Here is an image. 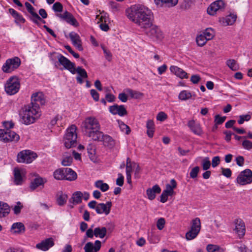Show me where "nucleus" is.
Returning <instances> with one entry per match:
<instances>
[{"label": "nucleus", "mask_w": 252, "mask_h": 252, "mask_svg": "<svg viewBox=\"0 0 252 252\" xmlns=\"http://www.w3.org/2000/svg\"><path fill=\"white\" fill-rule=\"evenodd\" d=\"M127 17L141 28L148 29L146 33L154 40H161L163 35L160 29L152 24L151 11L141 5H134L126 11Z\"/></svg>", "instance_id": "obj_1"}, {"label": "nucleus", "mask_w": 252, "mask_h": 252, "mask_svg": "<svg viewBox=\"0 0 252 252\" xmlns=\"http://www.w3.org/2000/svg\"><path fill=\"white\" fill-rule=\"evenodd\" d=\"M82 128L85 135L94 139H98L101 135L100 126L98 120L94 117H88L82 122Z\"/></svg>", "instance_id": "obj_2"}, {"label": "nucleus", "mask_w": 252, "mask_h": 252, "mask_svg": "<svg viewBox=\"0 0 252 252\" xmlns=\"http://www.w3.org/2000/svg\"><path fill=\"white\" fill-rule=\"evenodd\" d=\"M76 126L72 125L66 130L64 135L63 142L65 148L67 149L75 147L77 143V135Z\"/></svg>", "instance_id": "obj_3"}, {"label": "nucleus", "mask_w": 252, "mask_h": 252, "mask_svg": "<svg viewBox=\"0 0 252 252\" xmlns=\"http://www.w3.org/2000/svg\"><path fill=\"white\" fill-rule=\"evenodd\" d=\"M40 116L38 110H35L29 105L27 107L22 114H21V119L23 123L26 125H30L34 123L35 119Z\"/></svg>", "instance_id": "obj_4"}, {"label": "nucleus", "mask_w": 252, "mask_h": 252, "mask_svg": "<svg viewBox=\"0 0 252 252\" xmlns=\"http://www.w3.org/2000/svg\"><path fill=\"white\" fill-rule=\"evenodd\" d=\"M112 205L111 201H107L106 203L97 204L96 201L93 200L88 203V206L91 209H95L97 214H104L106 215L110 213Z\"/></svg>", "instance_id": "obj_5"}, {"label": "nucleus", "mask_w": 252, "mask_h": 252, "mask_svg": "<svg viewBox=\"0 0 252 252\" xmlns=\"http://www.w3.org/2000/svg\"><path fill=\"white\" fill-rule=\"evenodd\" d=\"M20 87V84L18 78L13 76L7 81L4 86V89L7 94L12 95L18 92Z\"/></svg>", "instance_id": "obj_6"}, {"label": "nucleus", "mask_w": 252, "mask_h": 252, "mask_svg": "<svg viewBox=\"0 0 252 252\" xmlns=\"http://www.w3.org/2000/svg\"><path fill=\"white\" fill-rule=\"evenodd\" d=\"M37 155L30 151L24 150L20 152L17 155V161L21 163H31L36 158Z\"/></svg>", "instance_id": "obj_7"}, {"label": "nucleus", "mask_w": 252, "mask_h": 252, "mask_svg": "<svg viewBox=\"0 0 252 252\" xmlns=\"http://www.w3.org/2000/svg\"><path fill=\"white\" fill-rule=\"evenodd\" d=\"M21 64V60L18 57L7 59L3 65L2 69L3 72L10 73L17 69Z\"/></svg>", "instance_id": "obj_8"}, {"label": "nucleus", "mask_w": 252, "mask_h": 252, "mask_svg": "<svg viewBox=\"0 0 252 252\" xmlns=\"http://www.w3.org/2000/svg\"><path fill=\"white\" fill-rule=\"evenodd\" d=\"M236 181L240 185H246L252 182V171L247 169L242 171L238 176Z\"/></svg>", "instance_id": "obj_9"}, {"label": "nucleus", "mask_w": 252, "mask_h": 252, "mask_svg": "<svg viewBox=\"0 0 252 252\" xmlns=\"http://www.w3.org/2000/svg\"><path fill=\"white\" fill-rule=\"evenodd\" d=\"M19 136L14 131L10 129H0V140L7 142L9 141H17Z\"/></svg>", "instance_id": "obj_10"}, {"label": "nucleus", "mask_w": 252, "mask_h": 252, "mask_svg": "<svg viewBox=\"0 0 252 252\" xmlns=\"http://www.w3.org/2000/svg\"><path fill=\"white\" fill-rule=\"evenodd\" d=\"M200 221H192L189 231L186 234V238L191 240L196 237L200 231Z\"/></svg>", "instance_id": "obj_11"}, {"label": "nucleus", "mask_w": 252, "mask_h": 252, "mask_svg": "<svg viewBox=\"0 0 252 252\" xmlns=\"http://www.w3.org/2000/svg\"><path fill=\"white\" fill-rule=\"evenodd\" d=\"M32 102L31 106L35 110H38L40 105H43L45 103L43 94L41 93H35L32 94L31 97Z\"/></svg>", "instance_id": "obj_12"}, {"label": "nucleus", "mask_w": 252, "mask_h": 252, "mask_svg": "<svg viewBox=\"0 0 252 252\" xmlns=\"http://www.w3.org/2000/svg\"><path fill=\"white\" fill-rule=\"evenodd\" d=\"M224 8L223 1L221 0H218L211 4L207 9V12L210 15H214L217 12L222 11Z\"/></svg>", "instance_id": "obj_13"}, {"label": "nucleus", "mask_w": 252, "mask_h": 252, "mask_svg": "<svg viewBox=\"0 0 252 252\" xmlns=\"http://www.w3.org/2000/svg\"><path fill=\"white\" fill-rule=\"evenodd\" d=\"M56 58L58 60L59 64L63 65L64 69L68 70L70 72L75 67L74 63L61 54H58Z\"/></svg>", "instance_id": "obj_14"}, {"label": "nucleus", "mask_w": 252, "mask_h": 252, "mask_svg": "<svg viewBox=\"0 0 252 252\" xmlns=\"http://www.w3.org/2000/svg\"><path fill=\"white\" fill-rule=\"evenodd\" d=\"M70 72L73 74H74L76 72L78 73V75L76 77V80L77 83L80 84L83 83V79L88 78L86 71L81 66H78L76 68L74 67L72 70H70Z\"/></svg>", "instance_id": "obj_15"}, {"label": "nucleus", "mask_w": 252, "mask_h": 252, "mask_svg": "<svg viewBox=\"0 0 252 252\" xmlns=\"http://www.w3.org/2000/svg\"><path fill=\"white\" fill-rule=\"evenodd\" d=\"M57 16L61 19L65 20L67 23L74 26L78 27L79 24L72 14L66 11L63 14H57Z\"/></svg>", "instance_id": "obj_16"}, {"label": "nucleus", "mask_w": 252, "mask_h": 252, "mask_svg": "<svg viewBox=\"0 0 252 252\" xmlns=\"http://www.w3.org/2000/svg\"><path fill=\"white\" fill-rule=\"evenodd\" d=\"M54 240L52 238H49L42 241L36 245V248L43 251H47L54 245Z\"/></svg>", "instance_id": "obj_17"}, {"label": "nucleus", "mask_w": 252, "mask_h": 252, "mask_svg": "<svg viewBox=\"0 0 252 252\" xmlns=\"http://www.w3.org/2000/svg\"><path fill=\"white\" fill-rule=\"evenodd\" d=\"M25 5L28 11L31 14V20L37 25H39L38 21H41V18L34 11L33 7L28 2H26Z\"/></svg>", "instance_id": "obj_18"}, {"label": "nucleus", "mask_w": 252, "mask_h": 252, "mask_svg": "<svg viewBox=\"0 0 252 252\" xmlns=\"http://www.w3.org/2000/svg\"><path fill=\"white\" fill-rule=\"evenodd\" d=\"M101 135L98 136V139H94V141H100L103 142V144L105 146L108 147L109 148H112L115 145L114 140L108 135H104L101 132Z\"/></svg>", "instance_id": "obj_19"}, {"label": "nucleus", "mask_w": 252, "mask_h": 252, "mask_svg": "<svg viewBox=\"0 0 252 252\" xmlns=\"http://www.w3.org/2000/svg\"><path fill=\"white\" fill-rule=\"evenodd\" d=\"M109 112L113 115H118L120 116H124L127 114V111L124 105L115 104L109 108Z\"/></svg>", "instance_id": "obj_20"}, {"label": "nucleus", "mask_w": 252, "mask_h": 252, "mask_svg": "<svg viewBox=\"0 0 252 252\" xmlns=\"http://www.w3.org/2000/svg\"><path fill=\"white\" fill-rule=\"evenodd\" d=\"M69 37L73 45L79 50L82 51L83 48L80 36L74 32H71L69 34Z\"/></svg>", "instance_id": "obj_21"}, {"label": "nucleus", "mask_w": 252, "mask_h": 252, "mask_svg": "<svg viewBox=\"0 0 252 252\" xmlns=\"http://www.w3.org/2000/svg\"><path fill=\"white\" fill-rule=\"evenodd\" d=\"M237 19V15L234 14H230L225 17L220 18L219 22L224 27L232 25Z\"/></svg>", "instance_id": "obj_22"}, {"label": "nucleus", "mask_w": 252, "mask_h": 252, "mask_svg": "<svg viewBox=\"0 0 252 252\" xmlns=\"http://www.w3.org/2000/svg\"><path fill=\"white\" fill-rule=\"evenodd\" d=\"M234 230L239 238H242L245 235L246 231L245 225L244 221H236Z\"/></svg>", "instance_id": "obj_23"}, {"label": "nucleus", "mask_w": 252, "mask_h": 252, "mask_svg": "<svg viewBox=\"0 0 252 252\" xmlns=\"http://www.w3.org/2000/svg\"><path fill=\"white\" fill-rule=\"evenodd\" d=\"M188 126L194 134L199 135L202 133V130L199 123L195 122L194 120L189 121L188 122Z\"/></svg>", "instance_id": "obj_24"}, {"label": "nucleus", "mask_w": 252, "mask_h": 252, "mask_svg": "<svg viewBox=\"0 0 252 252\" xmlns=\"http://www.w3.org/2000/svg\"><path fill=\"white\" fill-rule=\"evenodd\" d=\"M161 192V189L158 185H156L152 188H149L146 190V194L150 200H153L156 197V194Z\"/></svg>", "instance_id": "obj_25"}, {"label": "nucleus", "mask_w": 252, "mask_h": 252, "mask_svg": "<svg viewBox=\"0 0 252 252\" xmlns=\"http://www.w3.org/2000/svg\"><path fill=\"white\" fill-rule=\"evenodd\" d=\"M9 13L15 19V23L17 25L20 23H24L26 21L25 18L22 15L18 13L16 10L13 8H9L8 9Z\"/></svg>", "instance_id": "obj_26"}, {"label": "nucleus", "mask_w": 252, "mask_h": 252, "mask_svg": "<svg viewBox=\"0 0 252 252\" xmlns=\"http://www.w3.org/2000/svg\"><path fill=\"white\" fill-rule=\"evenodd\" d=\"M56 197L57 204L62 206L66 203L68 196L63 191H60L57 193Z\"/></svg>", "instance_id": "obj_27"}, {"label": "nucleus", "mask_w": 252, "mask_h": 252, "mask_svg": "<svg viewBox=\"0 0 252 252\" xmlns=\"http://www.w3.org/2000/svg\"><path fill=\"white\" fill-rule=\"evenodd\" d=\"M10 211L9 205L6 203L0 201V219L7 216Z\"/></svg>", "instance_id": "obj_28"}, {"label": "nucleus", "mask_w": 252, "mask_h": 252, "mask_svg": "<svg viewBox=\"0 0 252 252\" xmlns=\"http://www.w3.org/2000/svg\"><path fill=\"white\" fill-rule=\"evenodd\" d=\"M25 226L20 222H17L13 224L11 231L13 233H21L25 231Z\"/></svg>", "instance_id": "obj_29"}, {"label": "nucleus", "mask_w": 252, "mask_h": 252, "mask_svg": "<svg viewBox=\"0 0 252 252\" xmlns=\"http://www.w3.org/2000/svg\"><path fill=\"white\" fill-rule=\"evenodd\" d=\"M83 197V193L81 191H77L75 192L69 200V202L73 204H77L82 202Z\"/></svg>", "instance_id": "obj_30"}, {"label": "nucleus", "mask_w": 252, "mask_h": 252, "mask_svg": "<svg viewBox=\"0 0 252 252\" xmlns=\"http://www.w3.org/2000/svg\"><path fill=\"white\" fill-rule=\"evenodd\" d=\"M65 177L64 179L68 181H73L77 178L76 173L73 171L71 168H65Z\"/></svg>", "instance_id": "obj_31"}, {"label": "nucleus", "mask_w": 252, "mask_h": 252, "mask_svg": "<svg viewBox=\"0 0 252 252\" xmlns=\"http://www.w3.org/2000/svg\"><path fill=\"white\" fill-rule=\"evenodd\" d=\"M14 183L17 185H21L23 182L22 175L18 168L14 170Z\"/></svg>", "instance_id": "obj_32"}, {"label": "nucleus", "mask_w": 252, "mask_h": 252, "mask_svg": "<svg viewBox=\"0 0 252 252\" xmlns=\"http://www.w3.org/2000/svg\"><path fill=\"white\" fill-rule=\"evenodd\" d=\"M95 188L100 189L102 192L107 191L109 189V186L107 183H103L102 180L96 181L94 183Z\"/></svg>", "instance_id": "obj_33"}, {"label": "nucleus", "mask_w": 252, "mask_h": 252, "mask_svg": "<svg viewBox=\"0 0 252 252\" xmlns=\"http://www.w3.org/2000/svg\"><path fill=\"white\" fill-rule=\"evenodd\" d=\"M174 75L182 79L188 78V74L186 71L183 69L175 66Z\"/></svg>", "instance_id": "obj_34"}, {"label": "nucleus", "mask_w": 252, "mask_h": 252, "mask_svg": "<svg viewBox=\"0 0 252 252\" xmlns=\"http://www.w3.org/2000/svg\"><path fill=\"white\" fill-rule=\"evenodd\" d=\"M126 92L131 98L135 99L139 98L143 96V94L142 93L130 89H126Z\"/></svg>", "instance_id": "obj_35"}, {"label": "nucleus", "mask_w": 252, "mask_h": 252, "mask_svg": "<svg viewBox=\"0 0 252 252\" xmlns=\"http://www.w3.org/2000/svg\"><path fill=\"white\" fill-rule=\"evenodd\" d=\"M65 168H60L54 172V177L57 180H63L65 176Z\"/></svg>", "instance_id": "obj_36"}, {"label": "nucleus", "mask_w": 252, "mask_h": 252, "mask_svg": "<svg viewBox=\"0 0 252 252\" xmlns=\"http://www.w3.org/2000/svg\"><path fill=\"white\" fill-rule=\"evenodd\" d=\"M208 252H224V250L218 245L209 244L207 246Z\"/></svg>", "instance_id": "obj_37"}, {"label": "nucleus", "mask_w": 252, "mask_h": 252, "mask_svg": "<svg viewBox=\"0 0 252 252\" xmlns=\"http://www.w3.org/2000/svg\"><path fill=\"white\" fill-rule=\"evenodd\" d=\"M226 65L230 69L233 71H237L239 69V65L234 59H229L226 61Z\"/></svg>", "instance_id": "obj_38"}, {"label": "nucleus", "mask_w": 252, "mask_h": 252, "mask_svg": "<svg viewBox=\"0 0 252 252\" xmlns=\"http://www.w3.org/2000/svg\"><path fill=\"white\" fill-rule=\"evenodd\" d=\"M43 183V179L41 178H36L31 183L30 188L32 190H33Z\"/></svg>", "instance_id": "obj_39"}, {"label": "nucleus", "mask_w": 252, "mask_h": 252, "mask_svg": "<svg viewBox=\"0 0 252 252\" xmlns=\"http://www.w3.org/2000/svg\"><path fill=\"white\" fill-rule=\"evenodd\" d=\"M106 229L105 227H99L96 228L94 230V235L95 237H99L100 238H103L106 235Z\"/></svg>", "instance_id": "obj_40"}, {"label": "nucleus", "mask_w": 252, "mask_h": 252, "mask_svg": "<svg viewBox=\"0 0 252 252\" xmlns=\"http://www.w3.org/2000/svg\"><path fill=\"white\" fill-rule=\"evenodd\" d=\"M155 3L158 6L165 5L168 7L172 6L173 0H154Z\"/></svg>", "instance_id": "obj_41"}, {"label": "nucleus", "mask_w": 252, "mask_h": 252, "mask_svg": "<svg viewBox=\"0 0 252 252\" xmlns=\"http://www.w3.org/2000/svg\"><path fill=\"white\" fill-rule=\"evenodd\" d=\"M208 40L205 38L204 35L202 33L197 35L196 38V42L199 46H204Z\"/></svg>", "instance_id": "obj_42"}, {"label": "nucleus", "mask_w": 252, "mask_h": 252, "mask_svg": "<svg viewBox=\"0 0 252 252\" xmlns=\"http://www.w3.org/2000/svg\"><path fill=\"white\" fill-rule=\"evenodd\" d=\"M202 34L204 35L205 38L208 40L212 39L215 35V32L214 30L211 28H207L206 29L204 32H203Z\"/></svg>", "instance_id": "obj_43"}, {"label": "nucleus", "mask_w": 252, "mask_h": 252, "mask_svg": "<svg viewBox=\"0 0 252 252\" xmlns=\"http://www.w3.org/2000/svg\"><path fill=\"white\" fill-rule=\"evenodd\" d=\"M117 122L121 131L128 134L130 131L129 127L121 121L118 120Z\"/></svg>", "instance_id": "obj_44"}, {"label": "nucleus", "mask_w": 252, "mask_h": 252, "mask_svg": "<svg viewBox=\"0 0 252 252\" xmlns=\"http://www.w3.org/2000/svg\"><path fill=\"white\" fill-rule=\"evenodd\" d=\"M101 16H99V15H96V18L98 19V21L97 23L100 22H104L106 23L109 19L107 13L106 12L103 11L102 12L100 13Z\"/></svg>", "instance_id": "obj_45"}, {"label": "nucleus", "mask_w": 252, "mask_h": 252, "mask_svg": "<svg viewBox=\"0 0 252 252\" xmlns=\"http://www.w3.org/2000/svg\"><path fill=\"white\" fill-rule=\"evenodd\" d=\"M201 165L204 170L209 169L211 165L209 158L208 157L204 158L202 159Z\"/></svg>", "instance_id": "obj_46"}, {"label": "nucleus", "mask_w": 252, "mask_h": 252, "mask_svg": "<svg viewBox=\"0 0 252 252\" xmlns=\"http://www.w3.org/2000/svg\"><path fill=\"white\" fill-rule=\"evenodd\" d=\"M191 95L190 92L187 91H182L179 95V99L182 100H185L189 99V98L191 97Z\"/></svg>", "instance_id": "obj_47"}, {"label": "nucleus", "mask_w": 252, "mask_h": 252, "mask_svg": "<svg viewBox=\"0 0 252 252\" xmlns=\"http://www.w3.org/2000/svg\"><path fill=\"white\" fill-rule=\"evenodd\" d=\"M72 158L71 156H66L62 160V164L63 166H69L72 162Z\"/></svg>", "instance_id": "obj_48"}, {"label": "nucleus", "mask_w": 252, "mask_h": 252, "mask_svg": "<svg viewBox=\"0 0 252 252\" xmlns=\"http://www.w3.org/2000/svg\"><path fill=\"white\" fill-rule=\"evenodd\" d=\"M53 10L55 12H62L63 10V6L60 2H55L52 7Z\"/></svg>", "instance_id": "obj_49"}, {"label": "nucleus", "mask_w": 252, "mask_h": 252, "mask_svg": "<svg viewBox=\"0 0 252 252\" xmlns=\"http://www.w3.org/2000/svg\"><path fill=\"white\" fill-rule=\"evenodd\" d=\"M171 185H167L166 189L163 191H166V193L172 195L173 192V179H171L170 181Z\"/></svg>", "instance_id": "obj_50"}, {"label": "nucleus", "mask_w": 252, "mask_h": 252, "mask_svg": "<svg viewBox=\"0 0 252 252\" xmlns=\"http://www.w3.org/2000/svg\"><path fill=\"white\" fill-rule=\"evenodd\" d=\"M226 119V117H220L219 115H217L215 117V123L216 125L222 124Z\"/></svg>", "instance_id": "obj_51"}, {"label": "nucleus", "mask_w": 252, "mask_h": 252, "mask_svg": "<svg viewBox=\"0 0 252 252\" xmlns=\"http://www.w3.org/2000/svg\"><path fill=\"white\" fill-rule=\"evenodd\" d=\"M221 174L224 176H225V177H226L227 178H229L231 177V175H232V171L230 168H225L222 167L221 168Z\"/></svg>", "instance_id": "obj_52"}, {"label": "nucleus", "mask_w": 252, "mask_h": 252, "mask_svg": "<svg viewBox=\"0 0 252 252\" xmlns=\"http://www.w3.org/2000/svg\"><path fill=\"white\" fill-rule=\"evenodd\" d=\"M243 147L247 150H250L252 149V142L248 140H245L242 143Z\"/></svg>", "instance_id": "obj_53"}, {"label": "nucleus", "mask_w": 252, "mask_h": 252, "mask_svg": "<svg viewBox=\"0 0 252 252\" xmlns=\"http://www.w3.org/2000/svg\"><path fill=\"white\" fill-rule=\"evenodd\" d=\"M199 170L200 168L198 166L193 167L189 173L190 178L193 179L196 178L197 176Z\"/></svg>", "instance_id": "obj_54"}, {"label": "nucleus", "mask_w": 252, "mask_h": 252, "mask_svg": "<svg viewBox=\"0 0 252 252\" xmlns=\"http://www.w3.org/2000/svg\"><path fill=\"white\" fill-rule=\"evenodd\" d=\"M251 116L250 115H241L239 117V120L238 123L241 125L244 123L245 121H249L251 119Z\"/></svg>", "instance_id": "obj_55"}, {"label": "nucleus", "mask_w": 252, "mask_h": 252, "mask_svg": "<svg viewBox=\"0 0 252 252\" xmlns=\"http://www.w3.org/2000/svg\"><path fill=\"white\" fill-rule=\"evenodd\" d=\"M102 48L103 49V51L104 54H105V57L106 59L108 61L110 62L112 60V54L110 52V51L106 49L104 47L102 46Z\"/></svg>", "instance_id": "obj_56"}, {"label": "nucleus", "mask_w": 252, "mask_h": 252, "mask_svg": "<svg viewBox=\"0 0 252 252\" xmlns=\"http://www.w3.org/2000/svg\"><path fill=\"white\" fill-rule=\"evenodd\" d=\"M23 207L21 203L19 201L17 202V204L14 207L13 211L15 215H18L21 212V209Z\"/></svg>", "instance_id": "obj_57"}, {"label": "nucleus", "mask_w": 252, "mask_h": 252, "mask_svg": "<svg viewBox=\"0 0 252 252\" xmlns=\"http://www.w3.org/2000/svg\"><path fill=\"white\" fill-rule=\"evenodd\" d=\"M85 252H94V245L91 242H88L84 247Z\"/></svg>", "instance_id": "obj_58"}, {"label": "nucleus", "mask_w": 252, "mask_h": 252, "mask_svg": "<svg viewBox=\"0 0 252 252\" xmlns=\"http://www.w3.org/2000/svg\"><path fill=\"white\" fill-rule=\"evenodd\" d=\"M220 160L219 156H216L213 158L212 160V166L215 168L220 164Z\"/></svg>", "instance_id": "obj_59"}, {"label": "nucleus", "mask_w": 252, "mask_h": 252, "mask_svg": "<svg viewBox=\"0 0 252 252\" xmlns=\"http://www.w3.org/2000/svg\"><path fill=\"white\" fill-rule=\"evenodd\" d=\"M171 195H170L169 194L166 193V191H163L160 197V201L162 203H165L167 201L168 196Z\"/></svg>", "instance_id": "obj_60"}, {"label": "nucleus", "mask_w": 252, "mask_h": 252, "mask_svg": "<svg viewBox=\"0 0 252 252\" xmlns=\"http://www.w3.org/2000/svg\"><path fill=\"white\" fill-rule=\"evenodd\" d=\"M118 176L119 177L116 180V184L119 186H122L124 184V176L121 173H119Z\"/></svg>", "instance_id": "obj_61"}, {"label": "nucleus", "mask_w": 252, "mask_h": 252, "mask_svg": "<svg viewBox=\"0 0 252 252\" xmlns=\"http://www.w3.org/2000/svg\"><path fill=\"white\" fill-rule=\"evenodd\" d=\"M166 119V115L165 113L163 112H159L157 116V119L158 121H163Z\"/></svg>", "instance_id": "obj_62"}, {"label": "nucleus", "mask_w": 252, "mask_h": 252, "mask_svg": "<svg viewBox=\"0 0 252 252\" xmlns=\"http://www.w3.org/2000/svg\"><path fill=\"white\" fill-rule=\"evenodd\" d=\"M237 164L239 166H242L244 164V158L243 156H238L236 158Z\"/></svg>", "instance_id": "obj_63"}, {"label": "nucleus", "mask_w": 252, "mask_h": 252, "mask_svg": "<svg viewBox=\"0 0 252 252\" xmlns=\"http://www.w3.org/2000/svg\"><path fill=\"white\" fill-rule=\"evenodd\" d=\"M90 93L92 96L95 101H97L99 100V94L95 90L92 89Z\"/></svg>", "instance_id": "obj_64"}]
</instances>
